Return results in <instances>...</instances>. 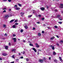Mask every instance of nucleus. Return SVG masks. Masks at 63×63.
Segmentation results:
<instances>
[{
  "label": "nucleus",
  "mask_w": 63,
  "mask_h": 63,
  "mask_svg": "<svg viewBox=\"0 0 63 63\" xmlns=\"http://www.w3.org/2000/svg\"><path fill=\"white\" fill-rule=\"evenodd\" d=\"M35 16L36 17H38V15H37V14H35Z\"/></svg>",
  "instance_id": "e433bc0d"
},
{
  "label": "nucleus",
  "mask_w": 63,
  "mask_h": 63,
  "mask_svg": "<svg viewBox=\"0 0 63 63\" xmlns=\"http://www.w3.org/2000/svg\"><path fill=\"white\" fill-rule=\"evenodd\" d=\"M31 16H32V15H29L28 16V17H31Z\"/></svg>",
  "instance_id": "cd10ccee"
},
{
  "label": "nucleus",
  "mask_w": 63,
  "mask_h": 63,
  "mask_svg": "<svg viewBox=\"0 0 63 63\" xmlns=\"http://www.w3.org/2000/svg\"><path fill=\"white\" fill-rule=\"evenodd\" d=\"M44 19L45 18H43L42 19V20H44Z\"/></svg>",
  "instance_id": "4d7b16f0"
},
{
  "label": "nucleus",
  "mask_w": 63,
  "mask_h": 63,
  "mask_svg": "<svg viewBox=\"0 0 63 63\" xmlns=\"http://www.w3.org/2000/svg\"><path fill=\"white\" fill-rule=\"evenodd\" d=\"M58 22L59 24H61L62 22Z\"/></svg>",
  "instance_id": "aec40b11"
},
{
  "label": "nucleus",
  "mask_w": 63,
  "mask_h": 63,
  "mask_svg": "<svg viewBox=\"0 0 63 63\" xmlns=\"http://www.w3.org/2000/svg\"><path fill=\"white\" fill-rule=\"evenodd\" d=\"M29 45L30 46H32V47H33V45L31 43H30V44Z\"/></svg>",
  "instance_id": "6ab92c4d"
},
{
  "label": "nucleus",
  "mask_w": 63,
  "mask_h": 63,
  "mask_svg": "<svg viewBox=\"0 0 63 63\" xmlns=\"http://www.w3.org/2000/svg\"><path fill=\"white\" fill-rule=\"evenodd\" d=\"M15 25H18V23H16L15 24Z\"/></svg>",
  "instance_id": "c9c22d12"
},
{
  "label": "nucleus",
  "mask_w": 63,
  "mask_h": 63,
  "mask_svg": "<svg viewBox=\"0 0 63 63\" xmlns=\"http://www.w3.org/2000/svg\"><path fill=\"white\" fill-rule=\"evenodd\" d=\"M60 15H58L57 16V17H58V18H59V17H60Z\"/></svg>",
  "instance_id": "4be33fe9"
},
{
  "label": "nucleus",
  "mask_w": 63,
  "mask_h": 63,
  "mask_svg": "<svg viewBox=\"0 0 63 63\" xmlns=\"http://www.w3.org/2000/svg\"><path fill=\"white\" fill-rule=\"evenodd\" d=\"M32 29H33V30H35V28H34V27Z\"/></svg>",
  "instance_id": "864d4df0"
},
{
  "label": "nucleus",
  "mask_w": 63,
  "mask_h": 63,
  "mask_svg": "<svg viewBox=\"0 0 63 63\" xmlns=\"http://www.w3.org/2000/svg\"><path fill=\"white\" fill-rule=\"evenodd\" d=\"M34 26H37V25L36 24H35L34 25Z\"/></svg>",
  "instance_id": "6e6d98bb"
},
{
  "label": "nucleus",
  "mask_w": 63,
  "mask_h": 63,
  "mask_svg": "<svg viewBox=\"0 0 63 63\" xmlns=\"http://www.w3.org/2000/svg\"><path fill=\"white\" fill-rule=\"evenodd\" d=\"M16 10H18L19 9H20V8H18L17 7V8L16 9Z\"/></svg>",
  "instance_id": "473e14b6"
},
{
  "label": "nucleus",
  "mask_w": 63,
  "mask_h": 63,
  "mask_svg": "<svg viewBox=\"0 0 63 63\" xmlns=\"http://www.w3.org/2000/svg\"><path fill=\"white\" fill-rule=\"evenodd\" d=\"M18 54H19V55H21V53H19Z\"/></svg>",
  "instance_id": "603ef678"
},
{
  "label": "nucleus",
  "mask_w": 63,
  "mask_h": 63,
  "mask_svg": "<svg viewBox=\"0 0 63 63\" xmlns=\"http://www.w3.org/2000/svg\"><path fill=\"white\" fill-rule=\"evenodd\" d=\"M56 36L58 38H59V37L57 35H56Z\"/></svg>",
  "instance_id": "79ce46f5"
},
{
  "label": "nucleus",
  "mask_w": 63,
  "mask_h": 63,
  "mask_svg": "<svg viewBox=\"0 0 63 63\" xmlns=\"http://www.w3.org/2000/svg\"><path fill=\"white\" fill-rule=\"evenodd\" d=\"M20 58H21V59H22L23 58V56H21V57Z\"/></svg>",
  "instance_id": "a18cd8bd"
},
{
  "label": "nucleus",
  "mask_w": 63,
  "mask_h": 63,
  "mask_svg": "<svg viewBox=\"0 0 63 63\" xmlns=\"http://www.w3.org/2000/svg\"><path fill=\"white\" fill-rule=\"evenodd\" d=\"M39 62H40L41 63H43L44 62L43 61V60L42 59L39 60Z\"/></svg>",
  "instance_id": "7ed1b4c3"
},
{
  "label": "nucleus",
  "mask_w": 63,
  "mask_h": 63,
  "mask_svg": "<svg viewBox=\"0 0 63 63\" xmlns=\"http://www.w3.org/2000/svg\"><path fill=\"white\" fill-rule=\"evenodd\" d=\"M43 26H46V25H45V24H43Z\"/></svg>",
  "instance_id": "bf43d9fd"
},
{
  "label": "nucleus",
  "mask_w": 63,
  "mask_h": 63,
  "mask_svg": "<svg viewBox=\"0 0 63 63\" xmlns=\"http://www.w3.org/2000/svg\"><path fill=\"white\" fill-rule=\"evenodd\" d=\"M46 8H47V9H48V6H46Z\"/></svg>",
  "instance_id": "3c124183"
},
{
  "label": "nucleus",
  "mask_w": 63,
  "mask_h": 63,
  "mask_svg": "<svg viewBox=\"0 0 63 63\" xmlns=\"http://www.w3.org/2000/svg\"><path fill=\"white\" fill-rule=\"evenodd\" d=\"M49 60H51V57H50L49 58Z\"/></svg>",
  "instance_id": "052dcab7"
},
{
  "label": "nucleus",
  "mask_w": 63,
  "mask_h": 63,
  "mask_svg": "<svg viewBox=\"0 0 63 63\" xmlns=\"http://www.w3.org/2000/svg\"><path fill=\"white\" fill-rule=\"evenodd\" d=\"M14 61L11 62V63H14Z\"/></svg>",
  "instance_id": "338daca9"
},
{
  "label": "nucleus",
  "mask_w": 63,
  "mask_h": 63,
  "mask_svg": "<svg viewBox=\"0 0 63 63\" xmlns=\"http://www.w3.org/2000/svg\"><path fill=\"white\" fill-rule=\"evenodd\" d=\"M21 14H24V13H23L22 12H21L20 13Z\"/></svg>",
  "instance_id": "ea45409f"
},
{
  "label": "nucleus",
  "mask_w": 63,
  "mask_h": 63,
  "mask_svg": "<svg viewBox=\"0 0 63 63\" xmlns=\"http://www.w3.org/2000/svg\"><path fill=\"white\" fill-rule=\"evenodd\" d=\"M2 10H6V8H3Z\"/></svg>",
  "instance_id": "c85d7f7f"
},
{
  "label": "nucleus",
  "mask_w": 63,
  "mask_h": 63,
  "mask_svg": "<svg viewBox=\"0 0 63 63\" xmlns=\"http://www.w3.org/2000/svg\"><path fill=\"white\" fill-rule=\"evenodd\" d=\"M16 7V8H17V5H16L14 6V8H15Z\"/></svg>",
  "instance_id": "b1692460"
},
{
  "label": "nucleus",
  "mask_w": 63,
  "mask_h": 63,
  "mask_svg": "<svg viewBox=\"0 0 63 63\" xmlns=\"http://www.w3.org/2000/svg\"><path fill=\"white\" fill-rule=\"evenodd\" d=\"M8 1L9 2H11V0H8Z\"/></svg>",
  "instance_id": "de8ad7c7"
},
{
  "label": "nucleus",
  "mask_w": 63,
  "mask_h": 63,
  "mask_svg": "<svg viewBox=\"0 0 63 63\" xmlns=\"http://www.w3.org/2000/svg\"><path fill=\"white\" fill-rule=\"evenodd\" d=\"M54 27L55 28H58V27L57 26H55Z\"/></svg>",
  "instance_id": "a878e982"
},
{
  "label": "nucleus",
  "mask_w": 63,
  "mask_h": 63,
  "mask_svg": "<svg viewBox=\"0 0 63 63\" xmlns=\"http://www.w3.org/2000/svg\"><path fill=\"white\" fill-rule=\"evenodd\" d=\"M9 46H10V45H11V43H9Z\"/></svg>",
  "instance_id": "69168bd1"
},
{
  "label": "nucleus",
  "mask_w": 63,
  "mask_h": 63,
  "mask_svg": "<svg viewBox=\"0 0 63 63\" xmlns=\"http://www.w3.org/2000/svg\"><path fill=\"white\" fill-rule=\"evenodd\" d=\"M38 36H41V34L40 33H38Z\"/></svg>",
  "instance_id": "a211bd4d"
},
{
  "label": "nucleus",
  "mask_w": 63,
  "mask_h": 63,
  "mask_svg": "<svg viewBox=\"0 0 63 63\" xmlns=\"http://www.w3.org/2000/svg\"><path fill=\"white\" fill-rule=\"evenodd\" d=\"M6 10H4L3 11V13H6Z\"/></svg>",
  "instance_id": "c756f323"
},
{
  "label": "nucleus",
  "mask_w": 63,
  "mask_h": 63,
  "mask_svg": "<svg viewBox=\"0 0 63 63\" xmlns=\"http://www.w3.org/2000/svg\"><path fill=\"white\" fill-rule=\"evenodd\" d=\"M54 62H57V60H56V59L54 60Z\"/></svg>",
  "instance_id": "c03bdc74"
},
{
  "label": "nucleus",
  "mask_w": 63,
  "mask_h": 63,
  "mask_svg": "<svg viewBox=\"0 0 63 63\" xmlns=\"http://www.w3.org/2000/svg\"><path fill=\"white\" fill-rule=\"evenodd\" d=\"M45 10V9L44 7H42L41 8V10H42V11H44V10Z\"/></svg>",
  "instance_id": "0eeeda50"
},
{
  "label": "nucleus",
  "mask_w": 63,
  "mask_h": 63,
  "mask_svg": "<svg viewBox=\"0 0 63 63\" xmlns=\"http://www.w3.org/2000/svg\"><path fill=\"white\" fill-rule=\"evenodd\" d=\"M18 5L20 7H21V4H18Z\"/></svg>",
  "instance_id": "393cba45"
},
{
  "label": "nucleus",
  "mask_w": 63,
  "mask_h": 63,
  "mask_svg": "<svg viewBox=\"0 0 63 63\" xmlns=\"http://www.w3.org/2000/svg\"><path fill=\"white\" fill-rule=\"evenodd\" d=\"M38 55H39V54H40V53H39V52H38Z\"/></svg>",
  "instance_id": "774afa93"
},
{
  "label": "nucleus",
  "mask_w": 63,
  "mask_h": 63,
  "mask_svg": "<svg viewBox=\"0 0 63 63\" xmlns=\"http://www.w3.org/2000/svg\"><path fill=\"white\" fill-rule=\"evenodd\" d=\"M32 49L33 50H34V51L35 52H37V50L35 49V48L34 47H33L32 48Z\"/></svg>",
  "instance_id": "39448f33"
},
{
  "label": "nucleus",
  "mask_w": 63,
  "mask_h": 63,
  "mask_svg": "<svg viewBox=\"0 0 63 63\" xmlns=\"http://www.w3.org/2000/svg\"><path fill=\"white\" fill-rule=\"evenodd\" d=\"M14 21V19H13L12 20H11L10 22H9L10 23H12V22H13V21Z\"/></svg>",
  "instance_id": "ddd939ff"
},
{
  "label": "nucleus",
  "mask_w": 63,
  "mask_h": 63,
  "mask_svg": "<svg viewBox=\"0 0 63 63\" xmlns=\"http://www.w3.org/2000/svg\"><path fill=\"white\" fill-rule=\"evenodd\" d=\"M43 60H46V58H44Z\"/></svg>",
  "instance_id": "13d9d810"
},
{
  "label": "nucleus",
  "mask_w": 63,
  "mask_h": 63,
  "mask_svg": "<svg viewBox=\"0 0 63 63\" xmlns=\"http://www.w3.org/2000/svg\"><path fill=\"white\" fill-rule=\"evenodd\" d=\"M4 47L6 49H8V46H5Z\"/></svg>",
  "instance_id": "1a4fd4ad"
},
{
  "label": "nucleus",
  "mask_w": 63,
  "mask_h": 63,
  "mask_svg": "<svg viewBox=\"0 0 63 63\" xmlns=\"http://www.w3.org/2000/svg\"><path fill=\"white\" fill-rule=\"evenodd\" d=\"M12 58H15V55H13L12 56Z\"/></svg>",
  "instance_id": "2f4dec72"
},
{
  "label": "nucleus",
  "mask_w": 63,
  "mask_h": 63,
  "mask_svg": "<svg viewBox=\"0 0 63 63\" xmlns=\"http://www.w3.org/2000/svg\"><path fill=\"white\" fill-rule=\"evenodd\" d=\"M3 60L1 58H0V60Z\"/></svg>",
  "instance_id": "680f3d73"
},
{
  "label": "nucleus",
  "mask_w": 63,
  "mask_h": 63,
  "mask_svg": "<svg viewBox=\"0 0 63 63\" xmlns=\"http://www.w3.org/2000/svg\"><path fill=\"white\" fill-rule=\"evenodd\" d=\"M14 22H17V20H15V21Z\"/></svg>",
  "instance_id": "37998d69"
},
{
  "label": "nucleus",
  "mask_w": 63,
  "mask_h": 63,
  "mask_svg": "<svg viewBox=\"0 0 63 63\" xmlns=\"http://www.w3.org/2000/svg\"><path fill=\"white\" fill-rule=\"evenodd\" d=\"M35 45H36V47H40V46H39V45H38V43H35Z\"/></svg>",
  "instance_id": "423d86ee"
},
{
  "label": "nucleus",
  "mask_w": 63,
  "mask_h": 63,
  "mask_svg": "<svg viewBox=\"0 0 63 63\" xmlns=\"http://www.w3.org/2000/svg\"><path fill=\"white\" fill-rule=\"evenodd\" d=\"M2 55H3V56H7V55H8V54H7L6 53H2Z\"/></svg>",
  "instance_id": "f03ea898"
},
{
  "label": "nucleus",
  "mask_w": 63,
  "mask_h": 63,
  "mask_svg": "<svg viewBox=\"0 0 63 63\" xmlns=\"http://www.w3.org/2000/svg\"><path fill=\"white\" fill-rule=\"evenodd\" d=\"M13 28H16V26L15 25H13Z\"/></svg>",
  "instance_id": "dca6fc26"
},
{
  "label": "nucleus",
  "mask_w": 63,
  "mask_h": 63,
  "mask_svg": "<svg viewBox=\"0 0 63 63\" xmlns=\"http://www.w3.org/2000/svg\"><path fill=\"white\" fill-rule=\"evenodd\" d=\"M16 60L17 62H18V61L19 60V59H16Z\"/></svg>",
  "instance_id": "7c9ffc66"
},
{
  "label": "nucleus",
  "mask_w": 63,
  "mask_h": 63,
  "mask_svg": "<svg viewBox=\"0 0 63 63\" xmlns=\"http://www.w3.org/2000/svg\"><path fill=\"white\" fill-rule=\"evenodd\" d=\"M26 61H28L29 60V59L28 58H26Z\"/></svg>",
  "instance_id": "72a5a7b5"
},
{
  "label": "nucleus",
  "mask_w": 63,
  "mask_h": 63,
  "mask_svg": "<svg viewBox=\"0 0 63 63\" xmlns=\"http://www.w3.org/2000/svg\"><path fill=\"white\" fill-rule=\"evenodd\" d=\"M12 40H14V42H16V38H12Z\"/></svg>",
  "instance_id": "f257e3e1"
},
{
  "label": "nucleus",
  "mask_w": 63,
  "mask_h": 63,
  "mask_svg": "<svg viewBox=\"0 0 63 63\" xmlns=\"http://www.w3.org/2000/svg\"><path fill=\"white\" fill-rule=\"evenodd\" d=\"M60 6H62V7H59V8H63V4H60Z\"/></svg>",
  "instance_id": "6e6552de"
},
{
  "label": "nucleus",
  "mask_w": 63,
  "mask_h": 63,
  "mask_svg": "<svg viewBox=\"0 0 63 63\" xmlns=\"http://www.w3.org/2000/svg\"><path fill=\"white\" fill-rule=\"evenodd\" d=\"M41 15H38V16H39V17H41Z\"/></svg>",
  "instance_id": "58836bf2"
},
{
  "label": "nucleus",
  "mask_w": 63,
  "mask_h": 63,
  "mask_svg": "<svg viewBox=\"0 0 63 63\" xmlns=\"http://www.w3.org/2000/svg\"><path fill=\"white\" fill-rule=\"evenodd\" d=\"M59 58L60 59V60L61 61V62H63V60H62V58H61V57H59Z\"/></svg>",
  "instance_id": "9d476101"
},
{
  "label": "nucleus",
  "mask_w": 63,
  "mask_h": 63,
  "mask_svg": "<svg viewBox=\"0 0 63 63\" xmlns=\"http://www.w3.org/2000/svg\"><path fill=\"white\" fill-rule=\"evenodd\" d=\"M4 36H7V34L6 33H5L4 35Z\"/></svg>",
  "instance_id": "5fc2aeb1"
},
{
  "label": "nucleus",
  "mask_w": 63,
  "mask_h": 63,
  "mask_svg": "<svg viewBox=\"0 0 63 63\" xmlns=\"http://www.w3.org/2000/svg\"><path fill=\"white\" fill-rule=\"evenodd\" d=\"M9 17V15H7L6 16H4L5 18H8V17Z\"/></svg>",
  "instance_id": "9b49d317"
},
{
  "label": "nucleus",
  "mask_w": 63,
  "mask_h": 63,
  "mask_svg": "<svg viewBox=\"0 0 63 63\" xmlns=\"http://www.w3.org/2000/svg\"><path fill=\"white\" fill-rule=\"evenodd\" d=\"M22 53H23V54H25V51H23L22 52H21Z\"/></svg>",
  "instance_id": "412c9836"
},
{
  "label": "nucleus",
  "mask_w": 63,
  "mask_h": 63,
  "mask_svg": "<svg viewBox=\"0 0 63 63\" xmlns=\"http://www.w3.org/2000/svg\"><path fill=\"white\" fill-rule=\"evenodd\" d=\"M60 42L61 43H63V40H61L60 41Z\"/></svg>",
  "instance_id": "4c0bfd02"
},
{
  "label": "nucleus",
  "mask_w": 63,
  "mask_h": 63,
  "mask_svg": "<svg viewBox=\"0 0 63 63\" xmlns=\"http://www.w3.org/2000/svg\"><path fill=\"white\" fill-rule=\"evenodd\" d=\"M23 15H24L23 14H21V16L23 17Z\"/></svg>",
  "instance_id": "a19ab883"
},
{
  "label": "nucleus",
  "mask_w": 63,
  "mask_h": 63,
  "mask_svg": "<svg viewBox=\"0 0 63 63\" xmlns=\"http://www.w3.org/2000/svg\"><path fill=\"white\" fill-rule=\"evenodd\" d=\"M57 46H59V45L58 43H57Z\"/></svg>",
  "instance_id": "8fccbe9b"
},
{
  "label": "nucleus",
  "mask_w": 63,
  "mask_h": 63,
  "mask_svg": "<svg viewBox=\"0 0 63 63\" xmlns=\"http://www.w3.org/2000/svg\"><path fill=\"white\" fill-rule=\"evenodd\" d=\"M3 1H7V0H3Z\"/></svg>",
  "instance_id": "0e129e2a"
},
{
  "label": "nucleus",
  "mask_w": 63,
  "mask_h": 63,
  "mask_svg": "<svg viewBox=\"0 0 63 63\" xmlns=\"http://www.w3.org/2000/svg\"><path fill=\"white\" fill-rule=\"evenodd\" d=\"M13 37H15L16 36V35L15 34H13Z\"/></svg>",
  "instance_id": "09e8293b"
},
{
  "label": "nucleus",
  "mask_w": 63,
  "mask_h": 63,
  "mask_svg": "<svg viewBox=\"0 0 63 63\" xmlns=\"http://www.w3.org/2000/svg\"><path fill=\"white\" fill-rule=\"evenodd\" d=\"M53 55H56V53L55 52H53Z\"/></svg>",
  "instance_id": "5701e85b"
},
{
  "label": "nucleus",
  "mask_w": 63,
  "mask_h": 63,
  "mask_svg": "<svg viewBox=\"0 0 63 63\" xmlns=\"http://www.w3.org/2000/svg\"><path fill=\"white\" fill-rule=\"evenodd\" d=\"M3 28H6V27H7V26H6V25L5 24H3Z\"/></svg>",
  "instance_id": "4468645a"
},
{
  "label": "nucleus",
  "mask_w": 63,
  "mask_h": 63,
  "mask_svg": "<svg viewBox=\"0 0 63 63\" xmlns=\"http://www.w3.org/2000/svg\"><path fill=\"white\" fill-rule=\"evenodd\" d=\"M23 30L22 29H21V31H20V32H23Z\"/></svg>",
  "instance_id": "bb28decb"
},
{
  "label": "nucleus",
  "mask_w": 63,
  "mask_h": 63,
  "mask_svg": "<svg viewBox=\"0 0 63 63\" xmlns=\"http://www.w3.org/2000/svg\"><path fill=\"white\" fill-rule=\"evenodd\" d=\"M49 47H52V50H54V49L55 48H54V46H52V45H50L49 46Z\"/></svg>",
  "instance_id": "20e7f679"
},
{
  "label": "nucleus",
  "mask_w": 63,
  "mask_h": 63,
  "mask_svg": "<svg viewBox=\"0 0 63 63\" xmlns=\"http://www.w3.org/2000/svg\"><path fill=\"white\" fill-rule=\"evenodd\" d=\"M45 33V32L44 31H42V33Z\"/></svg>",
  "instance_id": "49530a36"
},
{
  "label": "nucleus",
  "mask_w": 63,
  "mask_h": 63,
  "mask_svg": "<svg viewBox=\"0 0 63 63\" xmlns=\"http://www.w3.org/2000/svg\"><path fill=\"white\" fill-rule=\"evenodd\" d=\"M36 23L37 24H40V22H37Z\"/></svg>",
  "instance_id": "f704fd0d"
},
{
  "label": "nucleus",
  "mask_w": 63,
  "mask_h": 63,
  "mask_svg": "<svg viewBox=\"0 0 63 63\" xmlns=\"http://www.w3.org/2000/svg\"><path fill=\"white\" fill-rule=\"evenodd\" d=\"M55 11H56V12H57V9H55Z\"/></svg>",
  "instance_id": "e2e57ef3"
},
{
  "label": "nucleus",
  "mask_w": 63,
  "mask_h": 63,
  "mask_svg": "<svg viewBox=\"0 0 63 63\" xmlns=\"http://www.w3.org/2000/svg\"><path fill=\"white\" fill-rule=\"evenodd\" d=\"M16 49H13L12 50V52H13L14 51V52H15L16 51Z\"/></svg>",
  "instance_id": "f8f14e48"
},
{
  "label": "nucleus",
  "mask_w": 63,
  "mask_h": 63,
  "mask_svg": "<svg viewBox=\"0 0 63 63\" xmlns=\"http://www.w3.org/2000/svg\"><path fill=\"white\" fill-rule=\"evenodd\" d=\"M54 38H55V37H54V36H53V37L50 38V40H53Z\"/></svg>",
  "instance_id": "2eb2a0df"
},
{
  "label": "nucleus",
  "mask_w": 63,
  "mask_h": 63,
  "mask_svg": "<svg viewBox=\"0 0 63 63\" xmlns=\"http://www.w3.org/2000/svg\"><path fill=\"white\" fill-rule=\"evenodd\" d=\"M25 29H27L28 28L27 26V25H26L25 26Z\"/></svg>",
  "instance_id": "f3484780"
}]
</instances>
